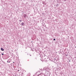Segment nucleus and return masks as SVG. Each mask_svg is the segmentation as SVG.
Returning a JSON list of instances; mask_svg holds the SVG:
<instances>
[{
    "mask_svg": "<svg viewBox=\"0 0 76 76\" xmlns=\"http://www.w3.org/2000/svg\"><path fill=\"white\" fill-rule=\"evenodd\" d=\"M10 61H9V63H10Z\"/></svg>",
    "mask_w": 76,
    "mask_h": 76,
    "instance_id": "nucleus-11",
    "label": "nucleus"
},
{
    "mask_svg": "<svg viewBox=\"0 0 76 76\" xmlns=\"http://www.w3.org/2000/svg\"><path fill=\"white\" fill-rule=\"evenodd\" d=\"M2 55L3 56V55H4V53H2Z\"/></svg>",
    "mask_w": 76,
    "mask_h": 76,
    "instance_id": "nucleus-7",
    "label": "nucleus"
},
{
    "mask_svg": "<svg viewBox=\"0 0 76 76\" xmlns=\"http://www.w3.org/2000/svg\"><path fill=\"white\" fill-rule=\"evenodd\" d=\"M1 51H4V49H3V48H1Z\"/></svg>",
    "mask_w": 76,
    "mask_h": 76,
    "instance_id": "nucleus-1",
    "label": "nucleus"
},
{
    "mask_svg": "<svg viewBox=\"0 0 76 76\" xmlns=\"http://www.w3.org/2000/svg\"><path fill=\"white\" fill-rule=\"evenodd\" d=\"M26 14H24V18H26Z\"/></svg>",
    "mask_w": 76,
    "mask_h": 76,
    "instance_id": "nucleus-3",
    "label": "nucleus"
},
{
    "mask_svg": "<svg viewBox=\"0 0 76 76\" xmlns=\"http://www.w3.org/2000/svg\"><path fill=\"white\" fill-rule=\"evenodd\" d=\"M18 71H19V70H18Z\"/></svg>",
    "mask_w": 76,
    "mask_h": 76,
    "instance_id": "nucleus-13",
    "label": "nucleus"
},
{
    "mask_svg": "<svg viewBox=\"0 0 76 76\" xmlns=\"http://www.w3.org/2000/svg\"><path fill=\"white\" fill-rule=\"evenodd\" d=\"M69 61L70 62V61Z\"/></svg>",
    "mask_w": 76,
    "mask_h": 76,
    "instance_id": "nucleus-12",
    "label": "nucleus"
},
{
    "mask_svg": "<svg viewBox=\"0 0 76 76\" xmlns=\"http://www.w3.org/2000/svg\"><path fill=\"white\" fill-rule=\"evenodd\" d=\"M56 6H58V4H57L56 5Z\"/></svg>",
    "mask_w": 76,
    "mask_h": 76,
    "instance_id": "nucleus-5",
    "label": "nucleus"
},
{
    "mask_svg": "<svg viewBox=\"0 0 76 76\" xmlns=\"http://www.w3.org/2000/svg\"><path fill=\"white\" fill-rule=\"evenodd\" d=\"M13 63H14V62H13Z\"/></svg>",
    "mask_w": 76,
    "mask_h": 76,
    "instance_id": "nucleus-15",
    "label": "nucleus"
},
{
    "mask_svg": "<svg viewBox=\"0 0 76 76\" xmlns=\"http://www.w3.org/2000/svg\"><path fill=\"white\" fill-rule=\"evenodd\" d=\"M44 56V57H45V56Z\"/></svg>",
    "mask_w": 76,
    "mask_h": 76,
    "instance_id": "nucleus-10",
    "label": "nucleus"
},
{
    "mask_svg": "<svg viewBox=\"0 0 76 76\" xmlns=\"http://www.w3.org/2000/svg\"><path fill=\"white\" fill-rule=\"evenodd\" d=\"M24 25V23H21V25H22V26H23Z\"/></svg>",
    "mask_w": 76,
    "mask_h": 76,
    "instance_id": "nucleus-2",
    "label": "nucleus"
},
{
    "mask_svg": "<svg viewBox=\"0 0 76 76\" xmlns=\"http://www.w3.org/2000/svg\"><path fill=\"white\" fill-rule=\"evenodd\" d=\"M53 40H54V41H55V40H56V39H53Z\"/></svg>",
    "mask_w": 76,
    "mask_h": 76,
    "instance_id": "nucleus-6",
    "label": "nucleus"
},
{
    "mask_svg": "<svg viewBox=\"0 0 76 76\" xmlns=\"http://www.w3.org/2000/svg\"><path fill=\"white\" fill-rule=\"evenodd\" d=\"M20 22H22V20H20Z\"/></svg>",
    "mask_w": 76,
    "mask_h": 76,
    "instance_id": "nucleus-8",
    "label": "nucleus"
},
{
    "mask_svg": "<svg viewBox=\"0 0 76 76\" xmlns=\"http://www.w3.org/2000/svg\"><path fill=\"white\" fill-rule=\"evenodd\" d=\"M45 3V2H43V4H44V3Z\"/></svg>",
    "mask_w": 76,
    "mask_h": 76,
    "instance_id": "nucleus-4",
    "label": "nucleus"
},
{
    "mask_svg": "<svg viewBox=\"0 0 76 76\" xmlns=\"http://www.w3.org/2000/svg\"><path fill=\"white\" fill-rule=\"evenodd\" d=\"M75 48H76V46L75 47Z\"/></svg>",
    "mask_w": 76,
    "mask_h": 76,
    "instance_id": "nucleus-14",
    "label": "nucleus"
},
{
    "mask_svg": "<svg viewBox=\"0 0 76 76\" xmlns=\"http://www.w3.org/2000/svg\"><path fill=\"white\" fill-rule=\"evenodd\" d=\"M7 63H9V62L8 61H7Z\"/></svg>",
    "mask_w": 76,
    "mask_h": 76,
    "instance_id": "nucleus-9",
    "label": "nucleus"
}]
</instances>
